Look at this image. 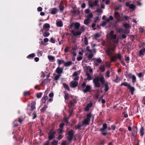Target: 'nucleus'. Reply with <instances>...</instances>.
I'll use <instances>...</instances> for the list:
<instances>
[{
	"label": "nucleus",
	"instance_id": "nucleus-1",
	"mask_svg": "<svg viewBox=\"0 0 145 145\" xmlns=\"http://www.w3.org/2000/svg\"><path fill=\"white\" fill-rule=\"evenodd\" d=\"M99 82L102 84V87H105V91L106 92L107 91L109 90L108 82H107L105 83V79L103 76L100 78L99 76H97L93 79V82L94 84V86L95 87L99 88L101 86V84Z\"/></svg>",
	"mask_w": 145,
	"mask_h": 145
},
{
	"label": "nucleus",
	"instance_id": "nucleus-2",
	"mask_svg": "<svg viewBox=\"0 0 145 145\" xmlns=\"http://www.w3.org/2000/svg\"><path fill=\"white\" fill-rule=\"evenodd\" d=\"M74 133V131L72 129H71L67 133L65 134V136L68 141L71 142L73 139Z\"/></svg>",
	"mask_w": 145,
	"mask_h": 145
},
{
	"label": "nucleus",
	"instance_id": "nucleus-3",
	"mask_svg": "<svg viewBox=\"0 0 145 145\" xmlns=\"http://www.w3.org/2000/svg\"><path fill=\"white\" fill-rule=\"evenodd\" d=\"M86 85V82H84L82 84L81 86H80V87L82 89H84V88L86 86L85 88L82 89V91L84 93H86L88 92H90L91 91V86L87 85Z\"/></svg>",
	"mask_w": 145,
	"mask_h": 145
},
{
	"label": "nucleus",
	"instance_id": "nucleus-4",
	"mask_svg": "<svg viewBox=\"0 0 145 145\" xmlns=\"http://www.w3.org/2000/svg\"><path fill=\"white\" fill-rule=\"evenodd\" d=\"M98 3L99 1L98 0H95L94 1H92L91 0H89L88 2L89 5V7L91 8H92L94 7H97V8H96V9H99V5L98 4Z\"/></svg>",
	"mask_w": 145,
	"mask_h": 145
},
{
	"label": "nucleus",
	"instance_id": "nucleus-5",
	"mask_svg": "<svg viewBox=\"0 0 145 145\" xmlns=\"http://www.w3.org/2000/svg\"><path fill=\"white\" fill-rule=\"evenodd\" d=\"M80 25V24L78 22L72 23L69 25V29L74 28L76 29H79Z\"/></svg>",
	"mask_w": 145,
	"mask_h": 145
},
{
	"label": "nucleus",
	"instance_id": "nucleus-6",
	"mask_svg": "<svg viewBox=\"0 0 145 145\" xmlns=\"http://www.w3.org/2000/svg\"><path fill=\"white\" fill-rule=\"evenodd\" d=\"M56 133V132L55 131H54L53 130H50L49 132L48 133V138L49 140H52L55 136Z\"/></svg>",
	"mask_w": 145,
	"mask_h": 145
},
{
	"label": "nucleus",
	"instance_id": "nucleus-7",
	"mask_svg": "<svg viewBox=\"0 0 145 145\" xmlns=\"http://www.w3.org/2000/svg\"><path fill=\"white\" fill-rule=\"evenodd\" d=\"M65 125V124L63 123H61L60 124L59 126V128L57 130L59 134H61L63 132V127Z\"/></svg>",
	"mask_w": 145,
	"mask_h": 145
},
{
	"label": "nucleus",
	"instance_id": "nucleus-8",
	"mask_svg": "<svg viewBox=\"0 0 145 145\" xmlns=\"http://www.w3.org/2000/svg\"><path fill=\"white\" fill-rule=\"evenodd\" d=\"M78 84V82L73 80L70 83V86L71 88H75L77 86Z\"/></svg>",
	"mask_w": 145,
	"mask_h": 145
},
{
	"label": "nucleus",
	"instance_id": "nucleus-9",
	"mask_svg": "<svg viewBox=\"0 0 145 145\" xmlns=\"http://www.w3.org/2000/svg\"><path fill=\"white\" fill-rule=\"evenodd\" d=\"M107 124L105 123L103 124V127L99 129V131L101 132L106 131L107 128Z\"/></svg>",
	"mask_w": 145,
	"mask_h": 145
},
{
	"label": "nucleus",
	"instance_id": "nucleus-10",
	"mask_svg": "<svg viewBox=\"0 0 145 145\" xmlns=\"http://www.w3.org/2000/svg\"><path fill=\"white\" fill-rule=\"evenodd\" d=\"M126 5L127 7H129L130 9H135L136 6L133 4H130L129 2H127L126 4Z\"/></svg>",
	"mask_w": 145,
	"mask_h": 145
},
{
	"label": "nucleus",
	"instance_id": "nucleus-11",
	"mask_svg": "<svg viewBox=\"0 0 145 145\" xmlns=\"http://www.w3.org/2000/svg\"><path fill=\"white\" fill-rule=\"evenodd\" d=\"M79 10H71V12L73 14L72 16H75L78 15L80 13V11H79Z\"/></svg>",
	"mask_w": 145,
	"mask_h": 145
},
{
	"label": "nucleus",
	"instance_id": "nucleus-12",
	"mask_svg": "<svg viewBox=\"0 0 145 145\" xmlns=\"http://www.w3.org/2000/svg\"><path fill=\"white\" fill-rule=\"evenodd\" d=\"M63 69L62 68H60L59 66L57 67L56 70V72L58 74L61 75V74L63 72Z\"/></svg>",
	"mask_w": 145,
	"mask_h": 145
},
{
	"label": "nucleus",
	"instance_id": "nucleus-13",
	"mask_svg": "<svg viewBox=\"0 0 145 145\" xmlns=\"http://www.w3.org/2000/svg\"><path fill=\"white\" fill-rule=\"evenodd\" d=\"M71 32L73 34V36H77L78 35H80L81 34V32L79 30L77 31L76 32H75L73 30L71 31Z\"/></svg>",
	"mask_w": 145,
	"mask_h": 145
},
{
	"label": "nucleus",
	"instance_id": "nucleus-14",
	"mask_svg": "<svg viewBox=\"0 0 145 145\" xmlns=\"http://www.w3.org/2000/svg\"><path fill=\"white\" fill-rule=\"evenodd\" d=\"M145 54V48L141 49L139 51L138 54L139 56H143Z\"/></svg>",
	"mask_w": 145,
	"mask_h": 145
},
{
	"label": "nucleus",
	"instance_id": "nucleus-15",
	"mask_svg": "<svg viewBox=\"0 0 145 145\" xmlns=\"http://www.w3.org/2000/svg\"><path fill=\"white\" fill-rule=\"evenodd\" d=\"M90 122V121L86 118L84 119V120L82 121V123L83 125V126L84 125H87L89 124Z\"/></svg>",
	"mask_w": 145,
	"mask_h": 145
},
{
	"label": "nucleus",
	"instance_id": "nucleus-16",
	"mask_svg": "<svg viewBox=\"0 0 145 145\" xmlns=\"http://www.w3.org/2000/svg\"><path fill=\"white\" fill-rule=\"evenodd\" d=\"M128 89H129V91L131 92V94L133 95L135 91L134 87H132L130 85L128 88Z\"/></svg>",
	"mask_w": 145,
	"mask_h": 145
},
{
	"label": "nucleus",
	"instance_id": "nucleus-17",
	"mask_svg": "<svg viewBox=\"0 0 145 145\" xmlns=\"http://www.w3.org/2000/svg\"><path fill=\"white\" fill-rule=\"evenodd\" d=\"M72 64H74V63L71 61L67 62H65L64 66L65 67H68L71 65Z\"/></svg>",
	"mask_w": 145,
	"mask_h": 145
},
{
	"label": "nucleus",
	"instance_id": "nucleus-18",
	"mask_svg": "<svg viewBox=\"0 0 145 145\" xmlns=\"http://www.w3.org/2000/svg\"><path fill=\"white\" fill-rule=\"evenodd\" d=\"M139 133L140 136L142 137H143L144 134V129L142 126H141V127L140 129Z\"/></svg>",
	"mask_w": 145,
	"mask_h": 145
},
{
	"label": "nucleus",
	"instance_id": "nucleus-19",
	"mask_svg": "<svg viewBox=\"0 0 145 145\" xmlns=\"http://www.w3.org/2000/svg\"><path fill=\"white\" fill-rule=\"evenodd\" d=\"M56 24V25L58 27H62L63 26V22L61 21H57Z\"/></svg>",
	"mask_w": 145,
	"mask_h": 145
},
{
	"label": "nucleus",
	"instance_id": "nucleus-20",
	"mask_svg": "<svg viewBox=\"0 0 145 145\" xmlns=\"http://www.w3.org/2000/svg\"><path fill=\"white\" fill-rule=\"evenodd\" d=\"M63 86L64 88L68 91H69L70 89L69 86L65 83H63Z\"/></svg>",
	"mask_w": 145,
	"mask_h": 145
},
{
	"label": "nucleus",
	"instance_id": "nucleus-21",
	"mask_svg": "<svg viewBox=\"0 0 145 145\" xmlns=\"http://www.w3.org/2000/svg\"><path fill=\"white\" fill-rule=\"evenodd\" d=\"M64 93L65 94L64 95V98L65 100L68 101L69 100V95L66 92V91L64 92Z\"/></svg>",
	"mask_w": 145,
	"mask_h": 145
},
{
	"label": "nucleus",
	"instance_id": "nucleus-22",
	"mask_svg": "<svg viewBox=\"0 0 145 145\" xmlns=\"http://www.w3.org/2000/svg\"><path fill=\"white\" fill-rule=\"evenodd\" d=\"M131 85L130 84L128 83L127 82H122L121 83V84L120 85L121 86H124L125 87H127V88H128L129 86Z\"/></svg>",
	"mask_w": 145,
	"mask_h": 145
},
{
	"label": "nucleus",
	"instance_id": "nucleus-23",
	"mask_svg": "<svg viewBox=\"0 0 145 145\" xmlns=\"http://www.w3.org/2000/svg\"><path fill=\"white\" fill-rule=\"evenodd\" d=\"M63 120L66 123V126L69 125H70L71 123L68 121V119L67 117H64L63 118Z\"/></svg>",
	"mask_w": 145,
	"mask_h": 145
},
{
	"label": "nucleus",
	"instance_id": "nucleus-24",
	"mask_svg": "<svg viewBox=\"0 0 145 145\" xmlns=\"http://www.w3.org/2000/svg\"><path fill=\"white\" fill-rule=\"evenodd\" d=\"M111 39H112L115 40L114 42L116 43H117L118 42V40H117V37L116 35H111L110 36Z\"/></svg>",
	"mask_w": 145,
	"mask_h": 145
},
{
	"label": "nucleus",
	"instance_id": "nucleus-25",
	"mask_svg": "<svg viewBox=\"0 0 145 145\" xmlns=\"http://www.w3.org/2000/svg\"><path fill=\"white\" fill-rule=\"evenodd\" d=\"M133 75H132L131 73H128L127 72H126V74H125L126 77L129 79L131 78Z\"/></svg>",
	"mask_w": 145,
	"mask_h": 145
},
{
	"label": "nucleus",
	"instance_id": "nucleus-26",
	"mask_svg": "<svg viewBox=\"0 0 145 145\" xmlns=\"http://www.w3.org/2000/svg\"><path fill=\"white\" fill-rule=\"evenodd\" d=\"M48 106L46 105H45L41 109L40 111L41 112L44 113L46 110Z\"/></svg>",
	"mask_w": 145,
	"mask_h": 145
},
{
	"label": "nucleus",
	"instance_id": "nucleus-27",
	"mask_svg": "<svg viewBox=\"0 0 145 145\" xmlns=\"http://www.w3.org/2000/svg\"><path fill=\"white\" fill-rule=\"evenodd\" d=\"M135 3L138 6L140 7L142 6V4L140 0H135L134 1Z\"/></svg>",
	"mask_w": 145,
	"mask_h": 145
},
{
	"label": "nucleus",
	"instance_id": "nucleus-28",
	"mask_svg": "<svg viewBox=\"0 0 145 145\" xmlns=\"http://www.w3.org/2000/svg\"><path fill=\"white\" fill-rule=\"evenodd\" d=\"M83 126L82 123H80L76 126H75L74 128L75 129H78L80 130L81 129L80 127Z\"/></svg>",
	"mask_w": 145,
	"mask_h": 145
},
{
	"label": "nucleus",
	"instance_id": "nucleus-29",
	"mask_svg": "<svg viewBox=\"0 0 145 145\" xmlns=\"http://www.w3.org/2000/svg\"><path fill=\"white\" fill-rule=\"evenodd\" d=\"M116 57L120 61H121L122 60H123L124 59L123 57L121 55L119 54H118L116 56Z\"/></svg>",
	"mask_w": 145,
	"mask_h": 145
},
{
	"label": "nucleus",
	"instance_id": "nucleus-30",
	"mask_svg": "<svg viewBox=\"0 0 145 145\" xmlns=\"http://www.w3.org/2000/svg\"><path fill=\"white\" fill-rule=\"evenodd\" d=\"M48 57L50 61H54L55 59V57L54 56L50 55H49L48 56Z\"/></svg>",
	"mask_w": 145,
	"mask_h": 145
},
{
	"label": "nucleus",
	"instance_id": "nucleus-31",
	"mask_svg": "<svg viewBox=\"0 0 145 145\" xmlns=\"http://www.w3.org/2000/svg\"><path fill=\"white\" fill-rule=\"evenodd\" d=\"M86 75L87 76V78L86 79H85V80H92V77L91 76H90V74L88 72H86Z\"/></svg>",
	"mask_w": 145,
	"mask_h": 145
},
{
	"label": "nucleus",
	"instance_id": "nucleus-32",
	"mask_svg": "<svg viewBox=\"0 0 145 145\" xmlns=\"http://www.w3.org/2000/svg\"><path fill=\"white\" fill-rule=\"evenodd\" d=\"M70 103L72 105H74L77 103V101L76 99H73L72 100H70Z\"/></svg>",
	"mask_w": 145,
	"mask_h": 145
},
{
	"label": "nucleus",
	"instance_id": "nucleus-33",
	"mask_svg": "<svg viewBox=\"0 0 145 145\" xmlns=\"http://www.w3.org/2000/svg\"><path fill=\"white\" fill-rule=\"evenodd\" d=\"M35 56V54L34 53H32L27 56V58L28 59L33 58Z\"/></svg>",
	"mask_w": 145,
	"mask_h": 145
},
{
	"label": "nucleus",
	"instance_id": "nucleus-34",
	"mask_svg": "<svg viewBox=\"0 0 145 145\" xmlns=\"http://www.w3.org/2000/svg\"><path fill=\"white\" fill-rule=\"evenodd\" d=\"M113 19V17L112 16H110L109 18L106 19L105 21L106 22H109L111 20H112Z\"/></svg>",
	"mask_w": 145,
	"mask_h": 145
},
{
	"label": "nucleus",
	"instance_id": "nucleus-35",
	"mask_svg": "<svg viewBox=\"0 0 145 145\" xmlns=\"http://www.w3.org/2000/svg\"><path fill=\"white\" fill-rule=\"evenodd\" d=\"M91 116L92 114L91 113H89L86 115V119L90 121Z\"/></svg>",
	"mask_w": 145,
	"mask_h": 145
},
{
	"label": "nucleus",
	"instance_id": "nucleus-36",
	"mask_svg": "<svg viewBox=\"0 0 145 145\" xmlns=\"http://www.w3.org/2000/svg\"><path fill=\"white\" fill-rule=\"evenodd\" d=\"M131 78L132 79V82L134 84L136 81V77L135 75H133Z\"/></svg>",
	"mask_w": 145,
	"mask_h": 145
},
{
	"label": "nucleus",
	"instance_id": "nucleus-37",
	"mask_svg": "<svg viewBox=\"0 0 145 145\" xmlns=\"http://www.w3.org/2000/svg\"><path fill=\"white\" fill-rule=\"evenodd\" d=\"M99 70L102 72H104L105 70V68L104 65H101L100 66L99 68Z\"/></svg>",
	"mask_w": 145,
	"mask_h": 145
},
{
	"label": "nucleus",
	"instance_id": "nucleus-38",
	"mask_svg": "<svg viewBox=\"0 0 145 145\" xmlns=\"http://www.w3.org/2000/svg\"><path fill=\"white\" fill-rule=\"evenodd\" d=\"M35 105L36 103L35 102H33V103H32L31 106V110L32 111H33L35 108Z\"/></svg>",
	"mask_w": 145,
	"mask_h": 145
},
{
	"label": "nucleus",
	"instance_id": "nucleus-39",
	"mask_svg": "<svg viewBox=\"0 0 145 145\" xmlns=\"http://www.w3.org/2000/svg\"><path fill=\"white\" fill-rule=\"evenodd\" d=\"M137 127H136V128L134 129L133 130L132 132V134L133 135V136H135L137 134Z\"/></svg>",
	"mask_w": 145,
	"mask_h": 145
},
{
	"label": "nucleus",
	"instance_id": "nucleus-40",
	"mask_svg": "<svg viewBox=\"0 0 145 145\" xmlns=\"http://www.w3.org/2000/svg\"><path fill=\"white\" fill-rule=\"evenodd\" d=\"M59 9H64V6L63 3V1H61L59 5Z\"/></svg>",
	"mask_w": 145,
	"mask_h": 145
},
{
	"label": "nucleus",
	"instance_id": "nucleus-41",
	"mask_svg": "<svg viewBox=\"0 0 145 145\" xmlns=\"http://www.w3.org/2000/svg\"><path fill=\"white\" fill-rule=\"evenodd\" d=\"M120 80V79L119 76L118 75H116V79L113 80V81L116 83H118Z\"/></svg>",
	"mask_w": 145,
	"mask_h": 145
},
{
	"label": "nucleus",
	"instance_id": "nucleus-42",
	"mask_svg": "<svg viewBox=\"0 0 145 145\" xmlns=\"http://www.w3.org/2000/svg\"><path fill=\"white\" fill-rule=\"evenodd\" d=\"M48 98L47 96L44 97L41 99L42 102L43 103H44L46 101V100L48 99Z\"/></svg>",
	"mask_w": 145,
	"mask_h": 145
},
{
	"label": "nucleus",
	"instance_id": "nucleus-43",
	"mask_svg": "<svg viewBox=\"0 0 145 145\" xmlns=\"http://www.w3.org/2000/svg\"><path fill=\"white\" fill-rule=\"evenodd\" d=\"M57 61L58 64L59 65H59L61 64H62L63 63L65 62L63 60L58 59L57 60Z\"/></svg>",
	"mask_w": 145,
	"mask_h": 145
},
{
	"label": "nucleus",
	"instance_id": "nucleus-44",
	"mask_svg": "<svg viewBox=\"0 0 145 145\" xmlns=\"http://www.w3.org/2000/svg\"><path fill=\"white\" fill-rule=\"evenodd\" d=\"M84 44L86 45H87L88 44V39L86 37H85L84 38Z\"/></svg>",
	"mask_w": 145,
	"mask_h": 145
},
{
	"label": "nucleus",
	"instance_id": "nucleus-45",
	"mask_svg": "<svg viewBox=\"0 0 145 145\" xmlns=\"http://www.w3.org/2000/svg\"><path fill=\"white\" fill-rule=\"evenodd\" d=\"M43 27L44 28H49L50 26L49 24L46 23L44 25Z\"/></svg>",
	"mask_w": 145,
	"mask_h": 145
},
{
	"label": "nucleus",
	"instance_id": "nucleus-46",
	"mask_svg": "<svg viewBox=\"0 0 145 145\" xmlns=\"http://www.w3.org/2000/svg\"><path fill=\"white\" fill-rule=\"evenodd\" d=\"M50 33L46 31L43 34V35L44 37H46L49 35Z\"/></svg>",
	"mask_w": 145,
	"mask_h": 145
},
{
	"label": "nucleus",
	"instance_id": "nucleus-47",
	"mask_svg": "<svg viewBox=\"0 0 145 145\" xmlns=\"http://www.w3.org/2000/svg\"><path fill=\"white\" fill-rule=\"evenodd\" d=\"M43 52H42L39 50H38L37 51V54H38V56L39 57L41 56H42V54Z\"/></svg>",
	"mask_w": 145,
	"mask_h": 145
},
{
	"label": "nucleus",
	"instance_id": "nucleus-48",
	"mask_svg": "<svg viewBox=\"0 0 145 145\" xmlns=\"http://www.w3.org/2000/svg\"><path fill=\"white\" fill-rule=\"evenodd\" d=\"M58 141L54 140L51 142L52 145H57L58 144Z\"/></svg>",
	"mask_w": 145,
	"mask_h": 145
},
{
	"label": "nucleus",
	"instance_id": "nucleus-49",
	"mask_svg": "<svg viewBox=\"0 0 145 145\" xmlns=\"http://www.w3.org/2000/svg\"><path fill=\"white\" fill-rule=\"evenodd\" d=\"M42 94V92H40L37 93L36 94L37 97L38 98H40L41 97Z\"/></svg>",
	"mask_w": 145,
	"mask_h": 145
},
{
	"label": "nucleus",
	"instance_id": "nucleus-50",
	"mask_svg": "<svg viewBox=\"0 0 145 145\" xmlns=\"http://www.w3.org/2000/svg\"><path fill=\"white\" fill-rule=\"evenodd\" d=\"M96 12H97L98 15H101L103 11L102 10H96Z\"/></svg>",
	"mask_w": 145,
	"mask_h": 145
},
{
	"label": "nucleus",
	"instance_id": "nucleus-51",
	"mask_svg": "<svg viewBox=\"0 0 145 145\" xmlns=\"http://www.w3.org/2000/svg\"><path fill=\"white\" fill-rule=\"evenodd\" d=\"M61 76V75H59V74L57 75L56 76L54 77V80H56V81L57 80H58L59 78Z\"/></svg>",
	"mask_w": 145,
	"mask_h": 145
},
{
	"label": "nucleus",
	"instance_id": "nucleus-52",
	"mask_svg": "<svg viewBox=\"0 0 145 145\" xmlns=\"http://www.w3.org/2000/svg\"><path fill=\"white\" fill-rule=\"evenodd\" d=\"M89 19L88 18L85 19L84 20V24L86 25H88L89 23Z\"/></svg>",
	"mask_w": 145,
	"mask_h": 145
},
{
	"label": "nucleus",
	"instance_id": "nucleus-53",
	"mask_svg": "<svg viewBox=\"0 0 145 145\" xmlns=\"http://www.w3.org/2000/svg\"><path fill=\"white\" fill-rule=\"evenodd\" d=\"M123 20L122 18H120L117 20H116L115 22V24H116L117 23L119 22H121Z\"/></svg>",
	"mask_w": 145,
	"mask_h": 145
},
{
	"label": "nucleus",
	"instance_id": "nucleus-54",
	"mask_svg": "<svg viewBox=\"0 0 145 145\" xmlns=\"http://www.w3.org/2000/svg\"><path fill=\"white\" fill-rule=\"evenodd\" d=\"M107 54L108 56H110L112 54V53L111 52L109 49L107 50L106 51Z\"/></svg>",
	"mask_w": 145,
	"mask_h": 145
},
{
	"label": "nucleus",
	"instance_id": "nucleus-55",
	"mask_svg": "<svg viewBox=\"0 0 145 145\" xmlns=\"http://www.w3.org/2000/svg\"><path fill=\"white\" fill-rule=\"evenodd\" d=\"M110 71H107L106 73V76L108 78L110 76Z\"/></svg>",
	"mask_w": 145,
	"mask_h": 145
},
{
	"label": "nucleus",
	"instance_id": "nucleus-56",
	"mask_svg": "<svg viewBox=\"0 0 145 145\" xmlns=\"http://www.w3.org/2000/svg\"><path fill=\"white\" fill-rule=\"evenodd\" d=\"M59 135L58 136L57 139L59 140H60L63 137V136L61 134H59Z\"/></svg>",
	"mask_w": 145,
	"mask_h": 145
},
{
	"label": "nucleus",
	"instance_id": "nucleus-57",
	"mask_svg": "<svg viewBox=\"0 0 145 145\" xmlns=\"http://www.w3.org/2000/svg\"><path fill=\"white\" fill-rule=\"evenodd\" d=\"M57 10H52L51 11V13L52 14H54L57 13Z\"/></svg>",
	"mask_w": 145,
	"mask_h": 145
},
{
	"label": "nucleus",
	"instance_id": "nucleus-58",
	"mask_svg": "<svg viewBox=\"0 0 145 145\" xmlns=\"http://www.w3.org/2000/svg\"><path fill=\"white\" fill-rule=\"evenodd\" d=\"M24 96H26L29 95L30 94L28 91H26L24 92Z\"/></svg>",
	"mask_w": 145,
	"mask_h": 145
},
{
	"label": "nucleus",
	"instance_id": "nucleus-59",
	"mask_svg": "<svg viewBox=\"0 0 145 145\" xmlns=\"http://www.w3.org/2000/svg\"><path fill=\"white\" fill-rule=\"evenodd\" d=\"M94 36L95 38H98L100 37V35L99 34L97 33L94 34Z\"/></svg>",
	"mask_w": 145,
	"mask_h": 145
},
{
	"label": "nucleus",
	"instance_id": "nucleus-60",
	"mask_svg": "<svg viewBox=\"0 0 145 145\" xmlns=\"http://www.w3.org/2000/svg\"><path fill=\"white\" fill-rule=\"evenodd\" d=\"M55 40L53 37H52L50 38V41L53 43H55Z\"/></svg>",
	"mask_w": 145,
	"mask_h": 145
},
{
	"label": "nucleus",
	"instance_id": "nucleus-61",
	"mask_svg": "<svg viewBox=\"0 0 145 145\" xmlns=\"http://www.w3.org/2000/svg\"><path fill=\"white\" fill-rule=\"evenodd\" d=\"M93 17V15L92 13H90L87 16V18H88L89 20L90 18H92Z\"/></svg>",
	"mask_w": 145,
	"mask_h": 145
},
{
	"label": "nucleus",
	"instance_id": "nucleus-62",
	"mask_svg": "<svg viewBox=\"0 0 145 145\" xmlns=\"http://www.w3.org/2000/svg\"><path fill=\"white\" fill-rule=\"evenodd\" d=\"M81 32V33H82V32H84L85 31V29L84 27L82 26L80 27V30H79Z\"/></svg>",
	"mask_w": 145,
	"mask_h": 145
},
{
	"label": "nucleus",
	"instance_id": "nucleus-63",
	"mask_svg": "<svg viewBox=\"0 0 145 145\" xmlns=\"http://www.w3.org/2000/svg\"><path fill=\"white\" fill-rule=\"evenodd\" d=\"M23 121L22 118V117H20L18 118V121L20 122V123H21Z\"/></svg>",
	"mask_w": 145,
	"mask_h": 145
},
{
	"label": "nucleus",
	"instance_id": "nucleus-64",
	"mask_svg": "<svg viewBox=\"0 0 145 145\" xmlns=\"http://www.w3.org/2000/svg\"><path fill=\"white\" fill-rule=\"evenodd\" d=\"M93 105V103H91L88 104L87 106L89 108L92 106Z\"/></svg>",
	"mask_w": 145,
	"mask_h": 145
}]
</instances>
